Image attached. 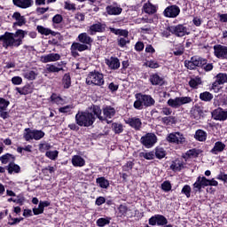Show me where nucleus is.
<instances>
[{
	"instance_id": "nucleus-1",
	"label": "nucleus",
	"mask_w": 227,
	"mask_h": 227,
	"mask_svg": "<svg viewBox=\"0 0 227 227\" xmlns=\"http://www.w3.org/2000/svg\"><path fill=\"white\" fill-rule=\"evenodd\" d=\"M184 66L187 70L194 71L196 68H201L205 72L213 71V63H207V59L200 56H192L190 60L184 61Z\"/></svg>"
},
{
	"instance_id": "nucleus-2",
	"label": "nucleus",
	"mask_w": 227,
	"mask_h": 227,
	"mask_svg": "<svg viewBox=\"0 0 227 227\" xmlns=\"http://www.w3.org/2000/svg\"><path fill=\"white\" fill-rule=\"evenodd\" d=\"M136 100L134 101L133 107L137 111H141L146 107L154 106L156 100L151 95L137 93L134 95Z\"/></svg>"
},
{
	"instance_id": "nucleus-3",
	"label": "nucleus",
	"mask_w": 227,
	"mask_h": 227,
	"mask_svg": "<svg viewBox=\"0 0 227 227\" xmlns=\"http://www.w3.org/2000/svg\"><path fill=\"white\" fill-rule=\"evenodd\" d=\"M96 115L90 114V112H79L75 114V124L79 127L89 128L96 122Z\"/></svg>"
},
{
	"instance_id": "nucleus-4",
	"label": "nucleus",
	"mask_w": 227,
	"mask_h": 227,
	"mask_svg": "<svg viewBox=\"0 0 227 227\" xmlns=\"http://www.w3.org/2000/svg\"><path fill=\"white\" fill-rule=\"evenodd\" d=\"M85 83H87V85L89 86L94 85L98 87H102L103 85H105L103 74L99 73L97 70L90 72L89 75L87 76V80H85Z\"/></svg>"
},
{
	"instance_id": "nucleus-5",
	"label": "nucleus",
	"mask_w": 227,
	"mask_h": 227,
	"mask_svg": "<svg viewBox=\"0 0 227 227\" xmlns=\"http://www.w3.org/2000/svg\"><path fill=\"white\" fill-rule=\"evenodd\" d=\"M0 42L3 43V48H17L22 45V38L12 37L10 35H0Z\"/></svg>"
},
{
	"instance_id": "nucleus-6",
	"label": "nucleus",
	"mask_w": 227,
	"mask_h": 227,
	"mask_svg": "<svg viewBox=\"0 0 227 227\" xmlns=\"http://www.w3.org/2000/svg\"><path fill=\"white\" fill-rule=\"evenodd\" d=\"M156 143H158V137L153 132L143 135L141 138H139V144H141L143 147H145V149H152Z\"/></svg>"
},
{
	"instance_id": "nucleus-7",
	"label": "nucleus",
	"mask_w": 227,
	"mask_h": 227,
	"mask_svg": "<svg viewBox=\"0 0 227 227\" xmlns=\"http://www.w3.org/2000/svg\"><path fill=\"white\" fill-rule=\"evenodd\" d=\"M192 102V98L190 97H177L174 98H168L167 100V106L170 108L179 109L182 106L191 104Z\"/></svg>"
},
{
	"instance_id": "nucleus-8",
	"label": "nucleus",
	"mask_w": 227,
	"mask_h": 227,
	"mask_svg": "<svg viewBox=\"0 0 227 227\" xmlns=\"http://www.w3.org/2000/svg\"><path fill=\"white\" fill-rule=\"evenodd\" d=\"M165 31H168L172 34V35L176 37L183 38L184 36L189 35V32H187V27L184 24H177L176 26H168L165 28Z\"/></svg>"
},
{
	"instance_id": "nucleus-9",
	"label": "nucleus",
	"mask_w": 227,
	"mask_h": 227,
	"mask_svg": "<svg viewBox=\"0 0 227 227\" xmlns=\"http://www.w3.org/2000/svg\"><path fill=\"white\" fill-rule=\"evenodd\" d=\"M23 137L27 142L30 140L39 141L44 137V132L41 129H31L30 128L25 129Z\"/></svg>"
},
{
	"instance_id": "nucleus-10",
	"label": "nucleus",
	"mask_w": 227,
	"mask_h": 227,
	"mask_svg": "<svg viewBox=\"0 0 227 227\" xmlns=\"http://www.w3.org/2000/svg\"><path fill=\"white\" fill-rule=\"evenodd\" d=\"M65 67H67V61H59L55 64H48L44 68V74H59L65 72Z\"/></svg>"
},
{
	"instance_id": "nucleus-11",
	"label": "nucleus",
	"mask_w": 227,
	"mask_h": 227,
	"mask_svg": "<svg viewBox=\"0 0 227 227\" xmlns=\"http://www.w3.org/2000/svg\"><path fill=\"white\" fill-rule=\"evenodd\" d=\"M167 142L172 144V145H184L186 142L185 137L182 132H173V133H168L166 137Z\"/></svg>"
},
{
	"instance_id": "nucleus-12",
	"label": "nucleus",
	"mask_w": 227,
	"mask_h": 227,
	"mask_svg": "<svg viewBox=\"0 0 227 227\" xmlns=\"http://www.w3.org/2000/svg\"><path fill=\"white\" fill-rule=\"evenodd\" d=\"M101 114H103V119H105V121L99 120V121H101V123L111 124L112 121L108 120L116 116V109L111 106H105Z\"/></svg>"
},
{
	"instance_id": "nucleus-13",
	"label": "nucleus",
	"mask_w": 227,
	"mask_h": 227,
	"mask_svg": "<svg viewBox=\"0 0 227 227\" xmlns=\"http://www.w3.org/2000/svg\"><path fill=\"white\" fill-rule=\"evenodd\" d=\"M181 10L178 5L172 4L163 10V16L168 19H176L180 15Z\"/></svg>"
},
{
	"instance_id": "nucleus-14",
	"label": "nucleus",
	"mask_w": 227,
	"mask_h": 227,
	"mask_svg": "<svg viewBox=\"0 0 227 227\" xmlns=\"http://www.w3.org/2000/svg\"><path fill=\"white\" fill-rule=\"evenodd\" d=\"M227 83V74L226 73H220L216 74V80L213 82L212 89L215 90V93L220 92L222 89L220 85H223Z\"/></svg>"
},
{
	"instance_id": "nucleus-15",
	"label": "nucleus",
	"mask_w": 227,
	"mask_h": 227,
	"mask_svg": "<svg viewBox=\"0 0 227 227\" xmlns=\"http://www.w3.org/2000/svg\"><path fill=\"white\" fill-rule=\"evenodd\" d=\"M168 221L164 215H154L149 218V225L151 226H168Z\"/></svg>"
},
{
	"instance_id": "nucleus-16",
	"label": "nucleus",
	"mask_w": 227,
	"mask_h": 227,
	"mask_svg": "<svg viewBox=\"0 0 227 227\" xmlns=\"http://www.w3.org/2000/svg\"><path fill=\"white\" fill-rule=\"evenodd\" d=\"M105 10L106 12V14L110 16L121 15V12H123V9L120 7V4H118L117 2L112 3V5H106Z\"/></svg>"
},
{
	"instance_id": "nucleus-17",
	"label": "nucleus",
	"mask_w": 227,
	"mask_h": 227,
	"mask_svg": "<svg viewBox=\"0 0 227 227\" xmlns=\"http://www.w3.org/2000/svg\"><path fill=\"white\" fill-rule=\"evenodd\" d=\"M215 57L218 59H227V46L216 44L213 46Z\"/></svg>"
},
{
	"instance_id": "nucleus-18",
	"label": "nucleus",
	"mask_w": 227,
	"mask_h": 227,
	"mask_svg": "<svg viewBox=\"0 0 227 227\" xmlns=\"http://www.w3.org/2000/svg\"><path fill=\"white\" fill-rule=\"evenodd\" d=\"M106 28V24L98 21V23L90 25L89 27V35H96V33H105Z\"/></svg>"
},
{
	"instance_id": "nucleus-19",
	"label": "nucleus",
	"mask_w": 227,
	"mask_h": 227,
	"mask_svg": "<svg viewBox=\"0 0 227 227\" xmlns=\"http://www.w3.org/2000/svg\"><path fill=\"white\" fill-rule=\"evenodd\" d=\"M208 183H210V179H207L205 176H198L196 182L192 184L194 193L201 192V186Z\"/></svg>"
},
{
	"instance_id": "nucleus-20",
	"label": "nucleus",
	"mask_w": 227,
	"mask_h": 227,
	"mask_svg": "<svg viewBox=\"0 0 227 227\" xmlns=\"http://www.w3.org/2000/svg\"><path fill=\"white\" fill-rule=\"evenodd\" d=\"M61 59V55L59 53H48L46 55L41 56L42 63L58 62Z\"/></svg>"
},
{
	"instance_id": "nucleus-21",
	"label": "nucleus",
	"mask_w": 227,
	"mask_h": 227,
	"mask_svg": "<svg viewBox=\"0 0 227 227\" xmlns=\"http://www.w3.org/2000/svg\"><path fill=\"white\" fill-rule=\"evenodd\" d=\"M91 48L92 44L72 43V45L70 46V51L83 52L84 51H91Z\"/></svg>"
},
{
	"instance_id": "nucleus-22",
	"label": "nucleus",
	"mask_w": 227,
	"mask_h": 227,
	"mask_svg": "<svg viewBox=\"0 0 227 227\" xmlns=\"http://www.w3.org/2000/svg\"><path fill=\"white\" fill-rule=\"evenodd\" d=\"M213 119L216 121H225L227 120V111L222 108L215 109L212 113Z\"/></svg>"
},
{
	"instance_id": "nucleus-23",
	"label": "nucleus",
	"mask_w": 227,
	"mask_h": 227,
	"mask_svg": "<svg viewBox=\"0 0 227 227\" xmlns=\"http://www.w3.org/2000/svg\"><path fill=\"white\" fill-rule=\"evenodd\" d=\"M149 82H151V85L153 86L162 87L165 85V80L163 79V77L160 76L158 73L151 74V76L149 77Z\"/></svg>"
},
{
	"instance_id": "nucleus-24",
	"label": "nucleus",
	"mask_w": 227,
	"mask_h": 227,
	"mask_svg": "<svg viewBox=\"0 0 227 227\" xmlns=\"http://www.w3.org/2000/svg\"><path fill=\"white\" fill-rule=\"evenodd\" d=\"M105 64H106V67H108L110 70H118L121 67L120 59L115 57H110V59H105Z\"/></svg>"
},
{
	"instance_id": "nucleus-25",
	"label": "nucleus",
	"mask_w": 227,
	"mask_h": 227,
	"mask_svg": "<svg viewBox=\"0 0 227 227\" xmlns=\"http://www.w3.org/2000/svg\"><path fill=\"white\" fill-rule=\"evenodd\" d=\"M13 5L23 10L32 7L34 0H12Z\"/></svg>"
},
{
	"instance_id": "nucleus-26",
	"label": "nucleus",
	"mask_w": 227,
	"mask_h": 227,
	"mask_svg": "<svg viewBox=\"0 0 227 227\" xmlns=\"http://www.w3.org/2000/svg\"><path fill=\"white\" fill-rule=\"evenodd\" d=\"M143 12L147 13V15H154L158 12V6L149 1L143 4Z\"/></svg>"
},
{
	"instance_id": "nucleus-27",
	"label": "nucleus",
	"mask_w": 227,
	"mask_h": 227,
	"mask_svg": "<svg viewBox=\"0 0 227 227\" xmlns=\"http://www.w3.org/2000/svg\"><path fill=\"white\" fill-rule=\"evenodd\" d=\"M125 123L136 131H139V129H141V120L137 117L129 118Z\"/></svg>"
},
{
	"instance_id": "nucleus-28",
	"label": "nucleus",
	"mask_w": 227,
	"mask_h": 227,
	"mask_svg": "<svg viewBox=\"0 0 227 227\" xmlns=\"http://www.w3.org/2000/svg\"><path fill=\"white\" fill-rule=\"evenodd\" d=\"M89 35L90 34L86 33L79 34V35H77V42H79V43L92 45V43H94V39H92V37H90V35Z\"/></svg>"
},
{
	"instance_id": "nucleus-29",
	"label": "nucleus",
	"mask_w": 227,
	"mask_h": 227,
	"mask_svg": "<svg viewBox=\"0 0 227 227\" xmlns=\"http://www.w3.org/2000/svg\"><path fill=\"white\" fill-rule=\"evenodd\" d=\"M48 102L53 105L63 106L65 104V99L56 93H51L50 98H48Z\"/></svg>"
},
{
	"instance_id": "nucleus-30",
	"label": "nucleus",
	"mask_w": 227,
	"mask_h": 227,
	"mask_svg": "<svg viewBox=\"0 0 227 227\" xmlns=\"http://www.w3.org/2000/svg\"><path fill=\"white\" fill-rule=\"evenodd\" d=\"M191 113L194 120H200L201 119V117H203V106L194 105V107L192 108Z\"/></svg>"
},
{
	"instance_id": "nucleus-31",
	"label": "nucleus",
	"mask_w": 227,
	"mask_h": 227,
	"mask_svg": "<svg viewBox=\"0 0 227 227\" xmlns=\"http://www.w3.org/2000/svg\"><path fill=\"white\" fill-rule=\"evenodd\" d=\"M1 164H15V155L11 153H4L3 156L0 157Z\"/></svg>"
},
{
	"instance_id": "nucleus-32",
	"label": "nucleus",
	"mask_w": 227,
	"mask_h": 227,
	"mask_svg": "<svg viewBox=\"0 0 227 227\" xmlns=\"http://www.w3.org/2000/svg\"><path fill=\"white\" fill-rule=\"evenodd\" d=\"M27 32L22 29H17L15 33H10V32H4V35L2 36L10 35L12 38H20V39H25V35H27Z\"/></svg>"
},
{
	"instance_id": "nucleus-33",
	"label": "nucleus",
	"mask_w": 227,
	"mask_h": 227,
	"mask_svg": "<svg viewBox=\"0 0 227 227\" xmlns=\"http://www.w3.org/2000/svg\"><path fill=\"white\" fill-rule=\"evenodd\" d=\"M15 91H17L19 95L27 96L32 94L33 89L30 84H26L23 88L15 87Z\"/></svg>"
},
{
	"instance_id": "nucleus-34",
	"label": "nucleus",
	"mask_w": 227,
	"mask_h": 227,
	"mask_svg": "<svg viewBox=\"0 0 227 227\" xmlns=\"http://www.w3.org/2000/svg\"><path fill=\"white\" fill-rule=\"evenodd\" d=\"M90 110L92 111V115L96 116V118H98V120L99 121H105V118H103V116L101 115V114L103 113V109H101V107H99V106L98 105H92L90 106Z\"/></svg>"
},
{
	"instance_id": "nucleus-35",
	"label": "nucleus",
	"mask_w": 227,
	"mask_h": 227,
	"mask_svg": "<svg viewBox=\"0 0 227 227\" xmlns=\"http://www.w3.org/2000/svg\"><path fill=\"white\" fill-rule=\"evenodd\" d=\"M108 30L110 31V33L115 35H120L123 38H129V30L127 29L108 27Z\"/></svg>"
},
{
	"instance_id": "nucleus-36",
	"label": "nucleus",
	"mask_w": 227,
	"mask_h": 227,
	"mask_svg": "<svg viewBox=\"0 0 227 227\" xmlns=\"http://www.w3.org/2000/svg\"><path fill=\"white\" fill-rule=\"evenodd\" d=\"M4 168L8 171V175L20 173V167L15 163H8V165L4 167Z\"/></svg>"
},
{
	"instance_id": "nucleus-37",
	"label": "nucleus",
	"mask_w": 227,
	"mask_h": 227,
	"mask_svg": "<svg viewBox=\"0 0 227 227\" xmlns=\"http://www.w3.org/2000/svg\"><path fill=\"white\" fill-rule=\"evenodd\" d=\"M225 150V144L223 142H215V146L211 149V154L218 155V153H223Z\"/></svg>"
},
{
	"instance_id": "nucleus-38",
	"label": "nucleus",
	"mask_w": 227,
	"mask_h": 227,
	"mask_svg": "<svg viewBox=\"0 0 227 227\" xmlns=\"http://www.w3.org/2000/svg\"><path fill=\"white\" fill-rule=\"evenodd\" d=\"M72 166H74V168H82V167H84V159H82L79 155L72 156Z\"/></svg>"
},
{
	"instance_id": "nucleus-39",
	"label": "nucleus",
	"mask_w": 227,
	"mask_h": 227,
	"mask_svg": "<svg viewBox=\"0 0 227 227\" xmlns=\"http://www.w3.org/2000/svg\"><path fill=\"white\" fill-rule=\"evenodd\" d=\"M199 98L201 102L210 103V101H213L214 96L208 91H203L200 93Z\"/></svg>"
},
{
	"instance_id": "nucleus-40",
	"label": "nucleus",
	"mask_w": 227,
	"mask_h": 227,
	"mask_svg": "<svg viewBox=\"0 0 227 227\" xmlns=\"http://www.w3.org/2000/svg\"><path fill=\"white\" fill-rule=\"evenodd\" d=\"M61 82L63 83V89H70V87L72 86V78L70 77V73H67L63 75Z\"/></svg>"
},
{
	"instance_id": "nucleus-41",
	"label": "nucleus",
	"mask_w": 227,
	"mask_h": 227,
	"mask_svg": "<svg viewBox=\"0 0 227 227\" xmlns=\"http://www.w3.org/2000/svg\"><path fill=\"white\" fill-rule=\"evenodd\" d=\"M139 159H144L145 160H153L154 158H156V155H154L153 151L150 152H141L138 153Z\"/></svg>"
},
{
	"instance_id": "nucleus-42",
	"label": "nucleus",
	"mask_w": 227,
	"mask_h": 227,
	"mask_svg": "<svg viewBox=\"0 0 227 227\" xmlns=\"http://www.w3.org/2000/svg\"><path fill=\"white\" fill-rule=\"evenodd\" d=\"M194 139L198 142H205L207 140V132L203 129H198L194 133Z\"/></svg>"
},
{
	"instance_id": "nucleus-43",
	"label": "nucleus",
	"mask_w": 227,
	"mask_h": 227,
	"mask_svg": "<svg viewBox=\"0 0 227 227\" xmlns=\"http://www.w3.org/2000/svg\"><path fill=\"white\" fill-rule=\"evenodd\" d=\"M200 85H201V78H200V76H196L189 80V87H191V89L196 90Z\"/></svg>"
},
{
	"instance_id": "nucleus-44",
	"label": "nucleus",
	"mask_w": 227,
	"mask_h": 227,
	"mask_svg": "<svg viewBox=\"0 0 227 227\" xmlns=\"http://www.w3.org/2000/svg\"><path fill=\"white\" fill-rule=\"evenodd\" d=\"M112 132L115 135H120L123 133V125L121 123L114 122L111 126Z\"/></svg>"
},
{
	"instance_id": "nucleus-45",
	"label": "nucleus",
	"mask_w": 227,
	"mask_h": 227,
	"mask_svg": "<svg viewBox=\"0 0 227 227\" xmlns=\"http://www.w3.org/2000/svg\"><path fill=\"white\" fill-rule=\"evenodd\" d=\"M96 184H98L101 189H108V186L110 185L108 180L104 176L96 178Z\"/></svg>"
},
{
	"instance_id": "nucleus-46",
	"label": "nucleus",
	"mask_w": 227,
	"mask_h": 227,
	"mask_svg": "<svg viewBox=\"0 0 227 227\" xmlns=\"http://www.w3.org/2000/svg\"><path fill=\"white\" fill-rule=\"evenodd\" d=\"M161 123L165 126H170L176 124V117L174 116H166L161 118Z\"/></svg>"
},
{
	"instance_id": "nucleus-47",
	"label": "nucleus",
	"mask_w": 227,
	"mask_h": 227,
	"mask_svg": "<svg viewBox=\"0 0 227 227\" xmlns=\"http://www.w3.org/2000/svg\"><path fill=\"white\" fill-rule=\"evenodd\" d=\"M153 153H154V155L156 156V159L158 160H162L167 155L165 149L161 147H156Z\"/></svg>"
},
{
	"instance_id": "nucleus-48",
	"label": "nucleus",
	"mask_w": 227,
	"mask_h": 227,
	"mask_svg": "<svg viewBox=\"0 0 227 227\" xmlns=\"http://www.w3.org/2000/svg\"><path fill=\"white\" fill-rule=\"evenodd\" d=\"M59 155V151H46L44 156L48 158L50 160H56Z\"/></svg>"
},
{
	"instance_id": "nucleus-49",
	"label": "nucleus",
	"mask_w": 227,
	"mask_h": 227,
	"mask_svg": "<svg viewBox=\"0 0 227 227\" xmlns=\"http://www.w3.org/2000/svg\"><path fill=\"white\" fill-rule=\"evenodd\" d=\"M185 52V48L184 45H176V48H174V51H172V54L176 57H181Z\"/></svg>"
},
{
	"instance_id": "nucleus-50",
	"label": "nucleus",
	"mask_w": 227,
	"mask_h": 227,
	"mask_svg": "<svg viewBox=\"0 0 227 227\" xmlns=\"http://www.w3.org/2000/svg\"><path fill=\"white\" fill-rule=\"evenodd\" d=\"M200 153H201V150L193 148V149L187 151L185 155L189 158L196 159V158H198V156H200Z\"/></svg>"
},
{
	"instance_id": "nucleus-51",
	"label": "nucleus",
	"mask_w": 227,
	"mask_h": 227,
	"mask_svg": "<svg viewBox=\"0 0 227 227\" xmlns=\"http://www.w3.org/2000/svg\"><path fill=\"white\" fill-rule=\"evenodd\" d=\"M108 224H110V217L99 218L96 221V225L98 227H105Z\"/></svg>"
},
{
	"instance_id": "nucleus-52",
	"label": "nucleus",
	"mask_w": 227,
	"mask_h": 227,
	"mask_svg": "<svg viewBox=\"0 0 227 227\" xmlns=\"http://www.w3.org/2000/svg\"><path fill=\"white\" fill-rule=\"evenodd\" d=\"M184 167V164L180 162L172 161L170 164V170L174 172H180L182 171V168Z\"/></svg>"
},
{
	"instance_id": "nucleus-53",
	"label": "nucleus",
	"mask_w": 227,
	"mask_h": 227,
	"mask_svg": "<svg viewBox=\"0 0 227 227\" xmlns=\"http://www.w3.org/2000/svg\"><path fill=\"white\" fill-rule=\"evenodd\" d=\"M145 67L151 68V69H158L160 68V63H158V61L156 60H149L147 62H145Z\"/></svg>"
},
{
	"instance_id": "nucleus-54",
	"label": "nucleus",
	"mask_w": 227,
	"mask_h": 227,
	"mask_svg": "<svg viewBox=\"0 0 227 227\" xmlns=\"http://www.w3.org/2000/svg\"><path fill=\"white\" fill-rule=\"evenodd\" d=\"M194 190L191 188L189 184L184 185V188H182V194L185 195L187 199L191 198V192Z\"/></svg>"
},
{
	"instance_id": "nucleus-55",
	"label": "nucleus",
	"mask_w": 227,
	"mask_h": 227,
	"mask_svg": "<svg viewBox=\"0 0 227 227\" xmlns=\"http://www.w3.org/2000/svg\"><path fill=\"white\" fill-rule=\"evenodd\" d=\"M37 74L35 71H30L23 74V77L28 81H35Z\"/></svg>"
},
{
	"instance_id": "nucleus-56",
	"label": "nucleus",
	"mask_w": 227,
	"mask_h": 227,
	"mask_svg": "<svg viewBox=\"0 0 227 227\" xmlns=\"http://www.w3.org/2000/svg\"><path fill=\"white\" fill-rule=\"evenodd\" d=\"M172 189V185L170 184V181H163L161 184V191L164 192H168Z\"/></svg>"
},
{
	"instance_id": "nucleus-57",
	"label": "nucleus",
	"mask_w": 227,
	"mask_h": 227,
	"mask_svg": "<svg viewBox=\"0 0 227 227\" xmlns=\"http://www.w3.org/2000/svg\"><path fill=\"white\" fill-rule=\"evenodd\" d=\"M8 218H10V221L8 222V225H10V226H14L15 224H18L22 220H24V218H22V217L12 218V215H8Z\"/></svg>"
},
{
	"instance_id": "nucleus-58",
	"label": "nucleus",
	"mask_w": 227,
	"mask_h": 227,
	"mask_svg": "<svg viewBox=\"0 0 227 227\" xmlns=\"http://www.w3.org/2000/svg\"><path fill=\"white\" fill-rule=\"evenodd\" d=\"M36 30H37V33H39L40 35L54 32V31H51V29L44 27L41 25L36 27Z\"/></svg>"
},
{
	"instance_id": "nucleus-59",
	"label": "nucleus",
	"mask_w": 227,
	"mask_h": 227,
	"mask_svg": "<svg viewBox=\"0 0 227 227\" xmlns=\"http://www.w3.org/2000/svg\"><path fill=\"white\" fill-rule=\"evenodd\" d=\"M8 106H10V101L4 99V98H0V110L6 111Z\"/></svg>"
},
{
	"instance_id": "nucleus-60",
	"label": "nucleus",
	"mask_w": 227,
	"mask_h": 227,
	"mask_svg": "<svg viewBox=\"0 0 227 227\" xmlns=\"http://www.w3.org/2000/svg\"><path fill=\"white\" fill-rule=\"evenodd\" d=\"M61 22H63V16L61 14H56L51 18V23L53 24L59 25Z\"/></svg>"
},
{
	"instance_id": "nucleus-61",
	"label": "nucleus",
	"mask_w": 227,
	"mask_h": 227,
	"mask_svg": "<svg viewBox=\"0 0 227 227\" xmlns=\"http://www.w3.org/2000/svg\"><path fill=\"white\" fill-rule=\"evenodd\" d=\"M38 147H39V152L41 153H44L51 149V145L49 143L39 144Z\"/></svg>"
},
{
	"instance_id": "nucleus-62",
	"label": "nucleus",
	"mask_w": 227,
	"mask_h": 227,
	"mask_svg": "<svg viewBox=\"0 0 227 227\" xmlns=\"http://www.w3.org/2000/svg\"><path fill=\"white\" fill-rule=\"evenodd\" d=\"M146 48V45H145L143 43V42H137L136 43V44L134 45V50L137 52H141L143 51V50Z\"/></svg>"
},
{
	"instance_id": "nucleus-63",
	"label": "nucleus",
	"mask_w": 227,
	"mask_h": 227,
	"mask_svg": "<svg viewBox=\"0 0 227 227\" xmlns=\"http://www.w3.org/2000/svg\"><path fill=\"white\" fill-rule=\"evenodd\" d=\"M127 43H129V41L127 40V37H120L118 38V46L121 48H125Z\"/></svg>"
},
{
	"instance_id": "nucleus-64",
	"label": "nucleus",
	"mask_w": 227,
	"mask_h": 227,
	"mask_svg": "<svg viewBox=\"0 0 227 227\" xmlns=\"http://www.w3.org/2000/svg\"><path fill=\"white\" fill-rule=\"evenodd\" d=\"M118 210L121 216H126L127 212L129 211V207H127V206L125 205H120V207H118Z\"/></svg>"
}]
</instances>
